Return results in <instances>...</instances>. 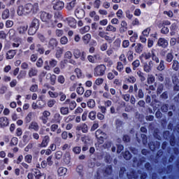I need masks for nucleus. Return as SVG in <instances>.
<instances>
[{"mask_svg":"<svg viewBox=\"0 0 179 179\" xmlns=\"http://www.w3.org/2000/svg\"><path fill=\"white\" fill-rule=\"evenodd\" d=\"M39 10L38 3H28L23 6H18L17 14L20 16H34L38 14Z\"/></svg>","mask_w":179,"mask_h":179,"instance_id":"nucleus-1","label":"nucleus"},{"mask_svg":"<svg viewBox=\"0 0 179 179\" xmlns=\"http://www.w3.org/2000/svg\"><path fill=\"white\" fill-rule=\"evenodd\" d=\"M52 17V15L48 13L42 11L41 14V19L42 20L43 22H46L49 24L50 27H53L54 23L52 22V20H51Z\"/></svg>","mask_w":179,"mask_h":179,"instance_id":"nucleus-2","label":"nucleus"},{"mask_svg":"<svg viewBox=\"0 0 179 179\" xmlns=\"http://www.w3.org/2000/svg\"><path fill=\"white\" fill-rule=\"evenodd\" d=\"M106 70V66L103 64L98 65L95 67L94 71V76H103L105 74V71Z\"/></svg>","mask_w":179,"mask_h":179,"instance_id":"nucleus-3","label":"nucleus"},{"mask_svg":"<svg viewBox=\"0 0 179 179\" xmlns=\"http://www.w3.org/2000/svg\"><path fill=\"white\" fill-rule=\"evenodd\" d=\"M57 62L55 59H50V60L45 62V66L43 69L46 71H50L52 68H54L57 66Z\"/></svg>","mask_w":179,"mask_h":179,"instance_id":"nucleus-4","label":"nucleus"},{"mask_svg":"<svg viewBox=\"0 0 179 179\" xmlns=\"http://www.w3.org/2000/svg\"><path fill=\"white\" fill-rule=\"evenodd\" d=\"M96 138L100 140L99 141L100 144L103 143V140L101 139L106 138V134L102 132L101 130H96Z\"/></svg>","mask_w":179,"mask_h":179,"instance_id":"nucleus-5","label":"nucleus"},{"mask_svg":"<svg viewBox=\"0 0 179 179\" xmlns=\"http://www.w3.org/2000/svg\"><path fill=\"white\" fill-rule=\"evenodd\" d=\"M152 66H153V62L150 61L148 63H145L143 64V69L147 73H149V72L152 71Z\"/></svg>","mask_w":179,"mask_h":179,"instance_id":"nucleus-6","label":"nucleus"},{"mask_svg":"<svg viewBox=\"0 0 179 179\" xmlns=\"http://www.w3.org/2000/svg\"><path fill=\"white\" fill-rule=\"evenodd\" d=\"M39 128H40V127L38 125V123L36 122H31L30 124L29 125V127H28V129L29 130H34L35 131H38Z\"/></svg>","mask_w":179,"mask_h":179,"instance_id":"nucleus-7","label":"nucleus"},{"mask_svg":"<svg viewBox=\"0 0 179 179\" xmlns=\"http://www.w3.org/2000/svg\"><path fill=\"white\" fill-rule=\"evenodd\" d=\"M64 6V3L62 1H57L53 3V8L57 10H62Z\"/></svg>","mask_w":179,"mask_h":179,"instance_id":"nucleus-8","label":"nucleus"},{"mask_svg":"<svg viewBox=\"0 0 179 179\" xmlns=\"http://www.w3.org/2000/svg\"><path fill=\"white\" fill-rule=\"evenodd\" d=\"M38 73V70L36 69V67H31L28 72V76L31 78L34 76H37Z\"/></svg>","mask_w":179,"mask_h":179,"instance_id":"nucleus-9","label":"nucleus"},{"mask_svg":"<svg viewBox=\"0 0 179 179\" xmlns=\"http://www.w3.org/2000/svg\"><path fill=\"white\" fill-rule=\"evenodd\" d=\"M50 141V136L46 135L43 137L42 143L41 144V147L46 148Z\"/></svg>","mask_w":179,"mask_h":179,"instance_id":"nucleus-10","label":"nucleus"},{"mask_svg":"<svg viewBox=\"0 0 179 179\" xmlns=\"http://www.w3.org/2000/svg\"><path fill=\"white\" fill-rule=\"evenodd\" d=\"M158 45L166 48V47L169 45L167 40L164 38H160L157 42Z\"/></svg>","mask_w":179,"mask_h":179,"instance_id":"nucleus-11","label":"nucleus"},{"mask_svg":"<svg viewBox=\"0 0 179 179\" xmlns=\"http://www.w3.org/2000/svg\"><path fill=\"white\" fill-rule=\"evenodd\" d=\"M66 20L70 27H71L73 28L76 27V20L74 18L68 17Z\"/></svg>","mask_w":179,"mask_h":179,"instance_id":"nucleus-12","label":"nucleus"},{"mask_svg":"<svg viewBox=\"0 0 179 179\" xmlns=\"http://www.w3.org/2000/svg\"><path fill=\"white\" fill-rule=\"evenodd\" d=\"M75 15L78 18L81 19L85 16V11L82 9H76L75 11Z\"/></svg>","mask_w":179,"mask_h":179,"instance_id":"nucleus-13","label":"nucleus"},{"mask_svg":"<svg viewBox=\"0 0 179 179\" xmlns=\"http://www.w3.org/2000/svg\"><path fill=\"white\" fill-rule=\"evenodd\" d=\"M58 42L55 38H51L50 41H49V48L54 50L55 47L57 45Z\"/></svg>","mask_w":179,"mask_h":179,"instance_id":"nucleus-14","label":"nucleus"},{"mask_svg":"<svg viewBox=\"0 0 179 179\" xmlns=\"http://www.w3.org/2000/svg\"><path fill=\"white\" fill-rule=\"evenodd\" d=\"M0 125L1 127H7L8 125V121L6 117H0Z\"/></svg>","mask_w":179,"mask_h":179,"instance_id":"nucleus-15","label":"nucleus"},{"mask_svg":"<svg viewBox=\"0 0 179 179\" xmlns=\"http://www.w3.org/2000/svg\"><path fill=\"white\" fill-rule=\"evenodd\" d=\"M46 78L49 79L50 78V84L54 85L55 84L56 82V76L55 75H52L51 73H48L46 75Z\"/></svg>","mask_w":179,"mask_h":179,"instance_id":"nucleus-16","label":"nucleus"},{"mask_svg":"<svg viewBox=\"0 0 179 179\" xmlns=\"http://www.w3.org/2000/svg\"><path fill=\"white\" fill-rule=\"evenodd\" d=\"M16 54L15 50H10L6 54V59H12L15 57V55Z\"/></svg>","mask_w":179,"mask_h":179,"instance_id":"nucleus-17","label":"nucleus"},{"mask_svg":"<svg viewBox=\"0 0 179 179\" xmlns=\"http://www.w3.org/2000/svg\"><path fill=\"white\" fill-rule=\"evenodd\" d=\"M91 38H92V36H91L90 34H86V35L83 36L82 39L83 41V43L87 45L90 43Z\"/></svg>","mask_w":179,"mask_h":179,"instance_id":"nucleus-18","label":"nucleus"},{"mask_svg":"<svg viewBox=\"0 0 179 179\" xmlns=\"http://www.w3.org/2000/svg\"><path fill=\"white\" fill-rule=\"evenodd\" d=\"M66 173H67V169L66 168L60 167L57 169V173L60 176L66 175Z\"/></svg>","mask_w":179,"mask_h":179,"instance_id":"nucleus-19","label":"nucleus"},{"mask_svg":"<svg viewBox=\"0 0 179 179\" xmlns=\"http://www.w3.org/2000/svg\"><path fill=\"white\" fill-rule=\"evenodd\" d=\"M64 162L66 164H69L71 162V155L69 152H66L64 156Z\"/></svg>","mask_w":179,"mask_h":179,"instance_id":"nucleus-20","label":"nucleus"},{"mask_svg":"<svg viewBox=\"0 0 179 179\" xmlns=\"http://www.w3.org/2000/svg\"><path fill=\"white\" fill-rule=\"evenodd\" d=\"M151 58H152V61L155 62L157 64H158L159 62V59L158 57L156 55L154 49L152 50Z\"/></svg>","mask_w":179,"mask_h":179,"instance_id":"nucleus-21","label":"nucleus"},{"mask_svg":"<svg viewBox=\"0 0 179 179\" xmlns=\"http://www.w3.org/2000/svg\"><path fill=\"white\" fill-rule=\"evenodd\" d=\"M17 31L19 34H21V35L24 34L27 31V27L26 26L20 27Z\"/></svg>","mask_w":179,"mask_h":179,"instance_id":"nucleus-22","label":"nucleus"},{"mask_svg":"<svg viewBox=\"0 0 179 179\" xmlns=\"http://www.w3.org/2000/svg\"><path fill=\"white\" fill-rule=\"evenodd\" d=\"M143 49V45L141 43H137L135 47V50L137 53H141Z\"/></svg>","mask_w":179,"mask_h":179,"instance_id":"nucleus-23","label":"nucleus"},{"mask_svg":"<svg viewBox=\"0 0 179 179\" xmlns=\"http://www.w3.org/2000/svg\"><path fill=\"white\" fill-rule=\"evenodd\" d=\"M31 27L36 29L38 30V27H39V22L38 19H34L32 23L31 24Z\"/></svg>","mask_w":179,"mask_h":179,"instance_id":"nucleus-24","label":"nucleus"},{"mask_svg":"<svg viewBox=\"0 0 179 179\" xmlns=\"http://www.w3.org/2000/svg\"><path fill=\"white\" fill-rule=\"evenodd\" d=\"M172 69L176 71L179 70V62L178 61H177V60L173 61Z\"/></svg>","mask_w":179,"mask_h":179,"instance_id":"nucleus-25","label":"nucleus"},{"mask_svg":"<svg viewBox=\"0 0 179 179\" xmlns=\"http://www.w3.org/2000/svg\"><path fill=\"white\" fill-rule=\"evenodd\" d=\"M9 10L6 9L3 11V13L1 14V18L6 20L7 18L9 17Z\"/></svg>","mask_w":179,"mask_h":179,"instance_id":"nucleus-26","label":"nucleus"},{"mask_svg":"<svg viewBox=\"0 0 179 179\" xmlns=\"http://www.w3.org/2000/svg\"><path fill=\"white\" fill-rule=\"evenodd\" d=\"M34 173L36 179H41L43 176L38 169H34Z\"/></svg>","mask_w":179,"mask_h":179,"instance_id":"nucleus-27","label":"nucleus"},{"mask_svg":"<svg viewBox=\"0 0 179 179\" xmlns=\"http://www.w3.org/2000/svg\"><path fill=\"white\" fill-rule=\"evenodd\" d=\"M76 0L71 1V3L67 4L66 9L69 10H72L76 6Z\"/></svg>","mask_w":179,"mask_h":179,"instance_id":"nucleus-28","label":"nucleus"},{"mask_svg":"<svg viewBox=\"0 0 179 179\" xmlns=\"http://www.w3.org/2000/svg\"><path fill=\"white\" fill-rule=\"evenodd\" d=\"M87 106L90 109H93L94 108V106H95V101L94 99H90L88 101H87Z\"/></svg>","mask_w":179,"mask_h":179,"instance_id":"nucleus-29","label":"nucleus"},{"mask_svg":"<svg viewBox=\"0 0 179 179\" xmlns=\"http://www.w3.org/2000/svg\"><path fill=\"white\" fill-rule=\"evenodd\" d=\"M157 69L160 71L165 69V64L164 60H161L159 65L157 67Z\"/></svg>","mask_w":179,"mask_h":179,"instance_id":"nucleus-30","label":"nucleus"},{"mask_svg":"<svg viewBox=\"0 0 179 179\" xmlns=\"http://www.w3.org/2000/svg\"><path fill=\"white\" fill-rule=\"evenodd\" d=\"M37 31H38V29H36V28L30 26V27L28 30V34L34 35L36 33Z\"/></svg>","mask_w":179,"mask_h":179,"instance_id":"nucleus-31","label":"nucleus"},{"mask_svg":"<svg viewBox=\"0 0 179 179\" xmlns=\"http://www.w3.org/2000/svg\"><path fill=\"white\" fill-rule=\"evenodd\" d=\"M141 58H145V59H149L150 58L152 57V51H151V53L150 52H145L143 54H142L141 56H140Z\"/></svg>","mask_w":179,"mask_h":179,"instance_id":"nucleus-32","label":"nucleus"},{"mask_svg":"<svg viewBox=\"0 0 179 179\" xmlns=\"http://www.w3.org/2000/svg\"><path fill=\"white\" fill-rule=\"evenodd\" d=\"M63 53V49L58 48L56 52V58L59 59L62 57Z\"/></svg>","mask_w":179,"mask_h":179,"instance_id":"nucleus-33","label":"nucleus"},{"mask_svg":"<svg viewBox=\"0 0 179 179\" xmlns=\"http://www.w3.org/2000/svg\"><path fill=\"white\" fill-rule=\"evenodd\" d=\"M36 66L38 68H41L43 66V60L42 58H38L36 63Z\"/></svg>","mask_w":179,"mask_h":179,"instance_id":"nucleus-34","label":"nucleus"},{"mask_svg":"<svg viewBox=\"0 0 179 179\" xmlns=\"http://www.w3.org/2000/svg\"><path fill=\"white\" fill-rule=\"evenodd\" d=\"M106 31H111V32H116L117 31V28L114 27L112 25H108V27H106Z\"/></svg>","mask_w":179,"mask_h":179,"instance_id":"nucleus-35","label":"nucleus"},{"mask_svg":"<svg viewBox=\"0 0 179 179\" xmlns=\"http://www.w3.org/2000/svg\"><path fill=\"white\" fill-rule=\"evenodd\" d=\"M94 8L99 9L101 6V1L96 0L93 3Z\"/></svg>","mask_w":179,"mask_h":179,"instance_id":"nucleus-36","label":"nucleus"},{"mask_svg":"<svg viewBox=\"0 0 179 179\" xmlns=\"http://www.w3.org/2000/svg\"><path fill=\"white\" fill-rule=\"evenodd\" d=\"M96 113L94 110H92L89 114V118L91 120H94L96 119Z\"/></svg>","mask_w":179,"mask_h":179,"instance_id":"nucleus-37","label":"nucleus"},{"mask_svg":"<svg viewBox=\"0 0 179 179\" xmlns=\"http://www.w3.org/2000/svg\"><path fill=\"white\" fill-rule=\"evenodd\" d=\"M173 83L174 84V90H179V80L178 79H173Z\"/></svg>","mask_w":179,"mask_h":179,"instance_id":"nucleus-38","label":"nucleus"},{"mask_svg":"<svg viewBox=\"0 0 179 179\" xmlns=\"http://www.w3.org/2000/svg\"><path fill=\"white\" fill-rule=\"evenodd\" d=\"M173 56L172 55V53H168L166 55V61L167 62H171L173 61Z\"/></svg>","mask_w":179,"mask_h":179,"instance_id":"nucleus-39","label":"nucleus"},{"mask_svg":"<svg viewBox=\"0 0 179 179\" xmlns=\"http://www.w3.org/2000/svg\"><path fill=\"white\" fill-rule=\"evenodd\" d=\"M117 70L118 71H122L124 70V65H123V64L122 62H118L117 63Z\"/></svg>","mask_w":179,"mask_h":179,"instance_id":"nucleus-40","label":"nucleus"},{"mask_svg":"<svg viewBox=\"0 0 179 179\" xmlns=\"http://www.w3.org/2000/svg\"><path fill=\"white\" fill-rule=\"evenodd\" d=\"M60 112L62 115H67L69 113V108L62 107L60 108Z\"/></svg>","mask_w":179,"mask_h":179,"instance_id":"nucleus-41","label":"nucleus"},{"mask_svg":"<svg viewBox=\"0 0 179 179\" xmlns=\"http://www.w3.org/2000/svg\"><path fill=\"white\" fill-rule=\"evenodd\" d=\"M77 106V103L75 101H71L69 103V108L71 110H73Z\"/></svg>","mask_w":179,"mask_h":179,"instance_id":"nucleus-42","label":"nucleus"},{"mask_svg":"<svg viewBox=\"0 0 179 179\" xmlns=\"http://www.w3.org/2000/svg\"><path fill=\"white\" fill-rule=\"evenodd\" d=\"M90 27L85 26V27L82 28L80 31L81 34H84L90 31Z\"/></svg>","mask_w":179,"mask_h":179,"instance_id":"nucleus-43","label":"nucleus"},{"mask_svg":"<svg viewBox=\"0 0 179 179\" xmlns=\"http://www.w3.org/2000/svg\"><path fill=\"white\" fill-rule=\"evenodd\" d=\"M76 92L77 94H78L79 95H83L85 92V89L84 87H78L76 89Z\"/></svg>","mask_w":179,"mask_h":179,"instance_id":"nucleus-44","label":"nucleus"},{"mask_svg":"<svg viewBox=\"0 0 179 179\" xmlns=\"http://www.w3.org/2000/svg\"><path fill=\"white\" fill-rule=\"evenodd\" d=\"M24 159H25V162L30 164L31 163V161H32V156L30 155V154H28L27 156H25Z\"/></svg>","mask_w":179,"mask_h":179,"instance_id":"nucleus-45","label":"nucleus"},{"mask_svg":"<svg viewBox=\"0 0 179 179\" xmlns=\"http://www.w3.org/2000/svg\"><path fill=\"white\" fill-rule=\"evenodd\" d=\"M155 82V77L152 75H148V83L152 84Z\"/></svg>","mask_w":179,"mask_h":179,"instance_id":"nucleus-46","label":"nucleus"},{"mask_svg":"<svg viewBox=\"0 0 179 179\" xmlns=\"http://www.w3.org/2000/svg\"><path fill=\"white\" fill-rule=\"evenodd\" d=\"M81 57V52L80 50L76 49L74 50V57L76 59H78Z\"/></svg>","mask_w":179,"mask_h":179,"instance_id":"nucleus-47","label":"nucleus"},{"mask_svg":"<svg viewBox=\"0 0 179 179\" xmlns=\"http://www.w3.org/2000/svg\"><path fill=\"white\" fill-rule=\"evenodd\" d=\"M36 51L38 52L40 54H43L45 52V50L41 47V45L38 44L36 45Z\"/></svg>","mask_w":179,"mask_h":179,"instance_id":"nucleus-48","label":"nucleus"},{"mask_svg":"<svg viewBox=\"0 0 179 179\" xmlns=\"http://www.w3.org/2000/svg\"><path fill=\"white\" fill-rule=\"evenodd\" d=\"M124 158L126 160H129L131 158V154L129 151H126L124 154Z\"/></svg>","mask_w":179,"mask_h":179,"instance_id":"nucleus-49","label":"nucleus"},{"mask_svg":"<svg viewBox=\"0 0 179 179\" xmlns=\"http://www.w3.org/2000/svg\"><path fill=\"white\" fill-rule=\"evenodd\" d=\"M57 82H59V83H60V84H64L65 82V78H64V76H62V75L59 76L57 78Z\"/></svg>","mask_w":179,"mask_h":179,"instance_id":"nucleus-50","label":"nucleus"},{"mask_svg":"<svg viewBox=\"0 0 179 179\" xmlns=\"http://www.w3.org/2000/svg\"><path fill=\"white\" fill-rule=\"evenodd\" d=\"M54 119H55V122H57V123L60 122L62 120V117L59 114H55Z\"/></svg>","mask_w":179,"mask_h":179,"instance_id":"nucleus-51","label":"nucleus"},{"mask_svg":"<svg viewBox=\"0 0 179 179\" xmlns=\"http://www.w3.org/2000/svg\"><path fill=\"white\" fill-rule=\"evenodd\" d=\"M120 62H122L124 64H126L127 62V58L125 57L124 54H122L120 55V57H119Z\"/></svg>","mask_w":179,"mask_h":179,"instance_id":"nucleus-52","label":"nucleus"},{"mask_svg":"<svg viewBox=\"0 0 179 179\" xmlns=\"http://www.w3.org/2000/svg\"><path fill=\"white\" fill-rule=\"evenodd\" d=\"M98 13H99V15H104V16L108 15V13L107 10H103V9H99V10H98Z\"/></svg>","mask_w":179,"mask_h":179,"instance_id":"nucleus-53","label":"nucleus"},{"mask_svg":"<svg viewBox=\"0 0 179 179\" xmlns=\"http://www.w3.org/2000/svg\"><path fill=\"white\" fill-rule=\"evenodd\" d=\"M140 61L139 60H136L132 63V66H134V70H135L136 68H138L140 66Z\"/></svg>","mask_w":179,"mask_h":179,"instance_id":"nucleus-54","label":"nucleus"},{"mask_svg":"<svg viewBox=\"0 0 179 179\" xmlns=\"http://www.w3.org/2000/svg\"><path fill=\"white\" fill-rule=\"evenodd\" d=\"M13 25H14L13 21L7 20L6 22V27L7 28H10V27H12Z\"/></svg>","mask_w":179,"mask_h":179,"instance_id":"nucleus-55","label":"nucleus"},{"mask_svg":"<svg viewBox=\"0 0 179 179\" xmlns=\"http://www.w3.org/2000/svg\"><path fill=\"white\" fill-rule=\"evenodd\" d=\"M56 101L55 99H50L48 101V106L50 108L53 107Z\"/></svg>","mask_w":179,"mask_h":179,"instance_id":"nucleus-56","label":"nucleus"},{"mask_svg":"<svg viewBox=\"0 0 179 179\" xmlns=\"http://www.w3.org/2000/svg\"><path fill=\"white\" fill-rule=\"evenodd\" d=\"M138 38V34H136V32H134V34H133V36L130 37V41L131 42H135Z\"/></svg>","mask_w":179,"mask_h":179,"instance_id":"nucleus-57","label":"nucleus"},{"mask_svg":"<svg viewBox=\"0 0 179 179\" xmlns=\"http://www.w3.org/2000/svg\"><path fill=\"white\" fill-rule=\"evenodd\" d=\"M49 96H50L51 98H56L59 96V94L57 92H53L51 91L48 92Z\"/></svg>","mask_w":179,"mask_h":179,"instance_id":"nucleus-58","label":"nucleus"},{"mask_svg":"<svg viewBox=\"0 0 179 179\" xmlns=\"http://www.w3.org/2000/svg\"><path fill=\"white\" fill-rule=\"evenodd\" d=\"M75 73L76 74L77 77L78 78H80V77H82V71L80 69H75Z\"/></svg>","mask_w":179,"mask_h":179,"instance_id":"nucleus-59","label":"nucleus"},{"mask_svg":"<svg viewBox=\"0 0 179 179\" xmlns=\"http://www.w3.org/2000/svg\"><path fill=\"white\" fill-rule=\"evenodd\" d=\"M81 152V148L80 147H76L74 148H73V152H74L75 154H80Z\"/></svg>","mask_w":179,"mask_h":179,"instance_id":"nucleus-60","label":"nucleus"},{"mask_svg":"<svg viewBox=\"0 0 179 179\" xmlns=\"http://www.w3.org/2000/svg\"><path fill=\"white\" fill-rule=\"evenodd\" d=\"M60 42L63 45L66 44L68 43V38L66 36L62 37L60 39Z\"/></svg>","mask_w":179,"mask_h":179,"instance_id":"nucleus-61","label":"nucleus"},{"mask_svg":"<svg viewBox=\"0 0 179 179\" xmlns=\"http://www.w3.org/2000/svg\"><path fill=\"white\" fill-rule=\"evenodd\" d=\"M62 151H57L55 153V157L57 159H59L61 158H62Z\"/></svg>","mask_w":179,"mask_h":179,"instance_id":"nucleus-62","label":"nucleus"},{"mask_svg":"<svg viewBox=\"0 0 179 179\" xmlns=\"http://www.w3.org/2000/svg\"><path fill=\"white\" fill-rule=\"evenodd\" d=\"M103 78H98L95 81V84L98 86L101 85L103 84Z\"/></svg>","mask_w":179,"mask_h":179,"instance_id":"nucleus-63","label":"nucleus"},{"mask_svg":"<svg viewBox=\"0 0 179 179\" xmlns=\"http://www.w3.org/2000/svg\"><path fill=\"white\" fill-rule=\"evenodd\" d=\"M150 31V28L145 29L143 31V36H148Z\"/></svg>","mask_w":179,"mask_h":179,"instance_id":"nucleus-64","label":"nucleus"}]
</instances>
